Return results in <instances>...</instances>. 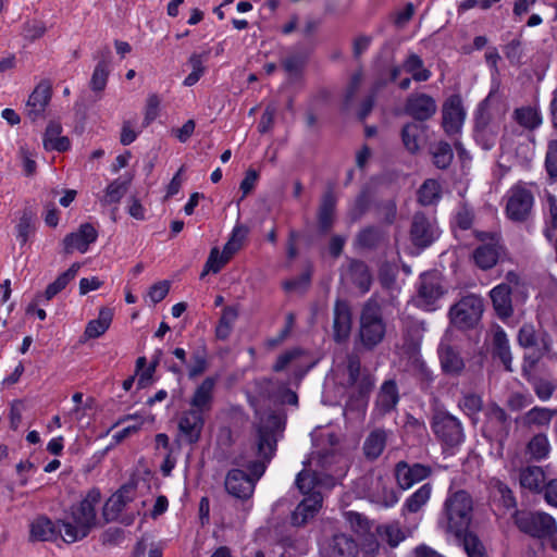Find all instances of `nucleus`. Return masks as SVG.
Instances as JSON below:
<instances>
[{"instance_id":"1","label":"nucleus","mask_w":557,"mask_h":557,"mask_svg":"<svg viewBox=\"0 0 557 557\" xmlns=\"http://www.w3.org/2000/svg\"><path fill=\"white\" fill-rule=\"evenodd\" d=\"M282 430L281 417L274 412L260 417L257 423V437L252 446L257 460L246 463L250 471L247 474L239 469L227 472L225 478V490L227 493L239 499L249 498L253 491L256 481L259 480L276 450V434Z\"/></svg>"},{"instance_id":"19","label":"nucleus","mask_w":557,"mask_h":557,"mask_svg":"<svg viewBox=\"0 0 557 557\" xmlns=\"http://www.w3.org/2000/svg\"><path fill=\"white\" fill-rule=\"evenodd\" d=\"M399 401V392L394 380H387L381 385L375 398L372 414L380 419L395 410Z\"/></svg>"},{"instance_id":"33","label":"nucleus","mask_w":557,"mask_h":557,"mask_svg":"<svg viewBox=\"0 0 557 557\" xmlns=\"http://www.w3.org/2000/svg\"><path fill=\"white\" fill-rule=\"evenodd\" d=\"M519 483L521 487L532 493H542L546 483V475L543 468L539 466L521 468L519 471Z\"/></svg>"},{"instance_id":"13","label":"nucleus","mask_w":557,"mask_h":557,"mask_svg":"<svg viewBox=\"0 0 557 557\" xmlns=\"http://www.w3.org/2000/svg\"><path fill=\"white\" fill-rule=\"evenodd\" d=\"M396 483L401 490H409L416 483L428 479L432 474V468L428 465L407 461H398L394 468Z\"/></svg>"},{"instance_id":"2","label":"nucleus","mask_w":557,"mask_h":557,"mask_svg":"<svg viewBox=\"0 0 557 557\" xmlns=\"http://www.w3.org/2000/svg\"><path fill=\"white\" fill-rule=\"evenodd\" d=\"M100 499V492L90 490L78 504L71 506L63 519L58 520L63 531L62 540L66 544L84 540L97 525L96 507Z\"/></svg>"},{"instance_id":"45","label":"nucleus","mask_w":557,"mask_h":557,"mask_svg":"<svg viewBox=\"0 0 557 557\" xmlns=\"http://www.w3.org/2000/svg\"><path fill=\"white\" fill-rule=\"evenodd\" d=\"M369 398L352 393L346 401L344 416L347 420H362L366 416Z\"/></svg>"},{"instance_id":"14","label":"nucleus","mask_w":557,"mask_h":557,"mask_svg":"<svg viewBox=\"0 0 557 557\" xmlns=\"http://www.w3.org/2000/svg\"><path fill=\"white\" fill-rule=\"evenodd\" d=\"M404 111L414 121L424 122L435 115L437 103L436 100L428 94L412 92L406 99Z\"/></svg>"},{"instance_id":"54","label":"nucleus","mask_w":557,"mask_h":557,"mask_svg":"<svg viewBox=\"0 0 557 557\" xmlns=\"http://www.w3.org/2000/svg\"><path fill=\"white\" fill-rule=\"evenodd\" d=\"M545 170L550 180H557V139H550L547 143L545 154Z\"/></svg>"},{"instance_id":"21","label":"nucleus","mask_w":557,"mask_h":557,"mask_svg":"<svg viewBox=\"0 0 557 557\" xmlns=\"http://www.w3.org/2000/svg\"><path fill=\"white\" fill-rule=\"evenodd\" d=\"M52 88L49 81H41L29 95L26 102V114L32 121L44 115L51 99Z\"/></svg>"},{"instance_id":"46","label":"nucleus","mask_w":557,"mask_h":557,"mask_svg":"<svg viewBox=\"0 0 557 557\" xmlns=\"http://www.w3.org/2000/svg\"><path fill=\"white\" fill-rule=\"evenodd\" d=\"M110 55V49L109 47H106L102 50V57L103 59L98 62L96 65L91 79H90V87L95 91H101L104 89L109 76V70H108V61L106 58Z\"/></svg>"},{"instance_id":"22","label":"nucleus","mask_w":557,"mask_h":557,"mask_svg":"<svg viewBox=\"0 0 557 557\" xmlns=\"http://www.w3.org/2000/svg\"><path fill=\"white\" fill-rule=\"evenodd\" d=\"M205 425L203 414L198 410H186L178 420V431L181 436L188 444L199 442Z\"/></svg>"},{"instance_id":"20","label":"nucleus","mask_w":557,"mask_h":557,"mask_svg":"<svg viewBox=\"0 0 557 557\" xmlns=\"http://www.w3.org/2000/svg\"><path fill=\"white\" fill-rule=\"evenodd\" d=\"M98 232L90 223H84L79 226L77 232L70 233L63 239V248L66 255L73 253L78 250L84 253L88 250L90 244L96 242Z\"/></svg>"},{"instance_id":"64","label":"nucleus","mask_w":557,"mask_h":557,"mask_svg":"<svg viewBox=\"0 0 557 557\" xmlns=\"http://www.w3.org/2000/svg\"><path fill=\"white\" fill-rule=\"evenodd\" d=\"M518 342L522 347L529 348L536 345V333L534 326L524 324L519 330Z\"/></svg>"},{"instance_id":"27","label":"nucleus","mask_w":557,"mask_h":557,"mask_svg":"<svg viewBox=\"0 0 557 557\" xmlns=\"http://www.w3.org/2000/svg\"><path fill=\"white\" fill-rule=\"evenodd\" d=\"M216 381V377L208 376L201 382L190 398V410H198L202 414L211 410Z\"/></svg>"},{"instance_id":"57","label":"nucleus","mask_w":557,"mask_h":557,"mask_svg":"<svg viewBox=\"0 0 557 557\" xmlns=\"http://www.w3.org/2000/svg\"><path fill=\"white\" fill-rule=\"evenodd\" d=\"M369 197L367 193L362 191L355 199L354 205L349 209V218L352 222H357L367 212L369 208Z\"/></svg>"},{"instance_id":"8","label":"nucleus","mask_w":557,"mask_h":557,"mask_svg":"<svg viewBox=\"0 0 557 557\" xmlns=\"http://www.w3.org/2000/svg\"><path fill=\"white\" fill-rule=\"evenodd\" d=\"M483 310V299L480 296L470 294L451 306L449 318L455 326L459 329H470L479 322Z\"/></svg>"},{"instance_id":"52","label":"nucleus","mask_w":557,"mask_h":557,"mask_svg":"<svg viewBox=\"0 0 557 557\" xmlns=\"http://www.w3.org/2000/svg\"><path fill=\"white\" fill-rule=\"evenodd\" d=\"M380 536L391 546H397L405 539V533L398 522L388 523L377 528Z\"/></svg>"},{"instance_id":"30","label":"nucleus","mask_w":557,"mask_h":557,"mask_svg":"<svg viewBox=\"0 0 557 557\" xmlns=\"http://www.w3.org/2000/svg\"><path fill=\"white\" fill-rule=\"evenodd\" d=\"M503 252L504 248L498 244H483L474 249L472 258L476 267L486 271L496 265Z\"/></svg>"},{"instance_id":"55","label":"nucleus","mask_w":557,"mask_h":557,"mask_svg":"<svg viewBox=\"0 0 557 557\" xmlns=\"http://www.w3.org/2000/svg\"><path fill=\"white\" fill-rule=\"evenodd\" d=\"M352 280L362 293L369 290L371 285V275L366 264L358 262L352 265Z\"/></svg>"},{"instance_id":"3","label":"nucleus","mask_w":557,"mask_h":557,"mask_svg":"<svg viewBox=\"0 0 557 557\" xmlns=\"http://www.w3.org/2000/svg\"><path fill=\"white\" fill-rule=\"evenodd\" d=\"M473 500L465 490L449 491L444 502L440 524L454 536L462 535L472 521Z\"/></svg>"},{"instance_id":"26","label":"nucleus","mask_w":557,"mask_h":557,"mask_svg":"<svg viewBox=\"0 0 557 557\" xmlns=\"http://www.w3.org/2000/svg\"><path fill=\"white\" fill-rule=\"evenodd\" d=\"M323 497L321 493H311L304 497L295 510L292 512V524L295 527L305 525L312 519L322 507Z\"/></svg>"},{"instance_id":"10","label":"nucleus","mask_w":557,"mask_h":557,"mask_svg":"<svg viewBox=\"0 0 557 557\" xmlns=\"http://www.w3.org/2000/svg\"><path fill=\"white\" fill-rule=\"evenodd\" d=\"M441 235L436 220L423 212H416L412 216L409 237L412 245L424 249L431 246Z\"/></svg>"},{"instance_id":"15","label":"nucleus","mask_w":557,"mask_h":557,"mask_svg":"<svg viewBox=\"0 0 557 557\" xmlns=\"http://www.w3.org/2000/svg\"><path fill=\"white\" fill-rule=\"evenodd\" d=\"M466 110L459 95L449 96L442 107V125L446 134H457L463 125Z\"/></svg>"},{"instance_id":"23","label":"nucleus","mask_w":557,"mask_h":557,"mask_svg":"<svg viewBox=\"0 0 557 557\" xmlns=\"http://www.w3.org/2000/svg\"><path fill=\"white\" fill-rule=\"evenodd\" d=\"M556 416L557 408L534 406L525 411L520 418H517L516 422L520 423L528 430H542L548 429Z\"/></svg>"},{"instance_id":"62","label":"nucleus","mask_w":557,"mask_h":557,"mask_svg":"<svg viewBox=\"0 0 557 557\" xmlns=\"http://www.w3.org/2000/svg\"><path fill=\"white\" fill-rule=\"evenodd\" d=\"M404 429L407 433H411L418 437H422L426 433L424 421L413 417L410 413L406 414Z\"/></svg>"},{"instance_id":"7","label":"nucleus","mask_w":557,"mask_h":557,"mask_svg":"<svg viewBox=\"0 0 557 557\" xmlns=\"http://www.w3.org/2000/svg\"><path fill=\"white\" fill-rule=\"evenodd\" d=\"M436 438L446 447L459 446L465 441L461 421L446 410H436L431 420Z\"/></svg>"},{"instance_id":"37","label":"nucleus","mask_w":557,"mask_h":557,"mask_svg":"<svg viewBox=\"0 0 557 557\" xmlns=\"http://www.w3.org/2000/svg\"><path fill=\"white\" fill-rule=\"evenodd\" d=\"M403 70L410 74L414 82H426L432 76L429 69L424 66L423 60L416 53H409L403 62Z\"/></svg>"},{"instance_id":"11","label":"nucleus","mask_w":557,"mask_h":557,"mask_svg":"<svg viewBox=\"0 0 557 557\" xmlns=\"http://www.w3.org/2000/svg\"><path fill=\"white\" fill-rule=\"evenodd\" d=\"M483 432L485 436L503 444L510 433V417L504 408L491 403L485 412Z\"/></svg>"},{"instance_id":"49","label":"nucleus","mask_w":557,"mask_h":557,"mask_svg":"<svg viewBox=\"0 0 557 557\" xmlns=\"http://www.w3.org/2000/svg\"><path fill=\"white\" fill-rule=\"evenodd\" d=\"M385 237L382 230L375 226L362 228L356 236V244L362 248H375Z\"/></svg>"},{"instance_id":"36","label":"nucleus","mask_w":557,"mask_h":557,"mask_svg":"<svg viewBox=\"0 0 557 557\" xmlns=\"http://www.w3.org/2000/svg\"><path fill=\"white\" fill-rule=\"evenodd\" d=\"M432 484L431 483H424L421 485L413 494H411L404 503L401 512L403 515L409 513H416L422 509L423 506L426 505V503L431 498L432 494Z\"/></svg>"},{"instance_id":"44","label":"nucleus","mask_w":557,"mask_h":557,"mask_svg":"<svg viewBox=\"0 0 557 557\" xmlns=\"http://www.w3.org/2000/svg\"><path fill=\"white\" fill-rule=\"evenodd\" d=\"M320 483L318 473L306 468L297 474L295 481L297 488L305 497L310 496L311 493H320L317 490Z\"/></svg>"},{"instance_id":"4","label":"nucleus","mask_w":557,"mask_h":557,"mask_svg":"<svg viewBox=\"0 0 557 557\" xmlns=\"http://www.w3.org/2000/svg\"><path fill=\"white\" fill-rule=\"evenodd\" d=\"M386 323L383 320L380 304L370 298L360 314L359 341L367 350H373L385 338Z\"/></svg>"},{"instance_id":"58","label":"nucleus","mask_w":557,"mask_h":557,"mask_svg":"<svg viewBox=\"0 0 557 557\" xmlns=\"http://www.w3.org/2000/svg\"><path fill=\"white\" fill-rule=\"evenodd\" d=\"M473 210L466 203H462L455 214V225L460 230H469L473 224Z\"/></svg>"},{"instance_id":"34","label":"nucleus","mask_w":557,"mask_h":557,"mask_svg":"<svg viewBox=\"0 0 557 557\" xmlns=\"http://www.w3.org/2000/svg\"><path fill=\"white\" fill-rule=\"evenodd\" d=\"M510 295L511 292L508 284H499L495 286L490 293L493 307L497 314L502 318L510 317L512 313Z\"/></svg>"},{"instance_id":"28","label":"nucleus","mask_w":557,"mask_h":557,"mask_svg":"<svg viewBox=\"0 0 557 557\" xmlns=\"http://www.w3.org/2000/svg\"><path fill=\"white\" fill-rule=\"evenodd\" d=\"M357 554V543L344 533L335 534L322 549V557H356Z\"/></svg>"},{"instance_id":"17","label":"nucleus","mask_w":557,"mask_h":557,"mask_svg":"<svg viewBox=\"0 0 557 557\" xmlns=\"http://www.w3.org/2000/svg\"><path fill=\"white\" fill-rule=\"evenodd\" d=\"M444 295L438 274H423L418 288V304L425 310H434L436 301Z\"/></svg>"},{"instance_id":"61","label":"nucleus","mask_w":557,"mask_h":557,"mask_svg":"<svg viewBox=\"0 0 557 557\" xmlns=\"http://www.w3.org/2000/svg\"><path fill=\"white\" fill-rule=\"evenodd\" d=\"M304 355L301 349L295 348L280 355L273 364V371L281 372Z\"/></svg>"},{"instance_id":"48","label":"nucleus","mask_w":557,"mask_h":557,"mask_svg":"<svg viewBox=\"0 0 557 557\" xmlns=\"http://www.w3.org/2000/svg\"><path fill=\"white\" fill-rule=\"evenodd\" d=\"M441 199V185L435 180H426L418 190V201L422 206L435 205Z\"/></svg>"},{"instance_id":"50","label":"nucleus","mask_w":557,"mask_h":557,"mask_svg":"<svg viewBox=\"0 0 557 557\" xmlns=\"http://www.w3.org/2000/svg\"><path fill=\"white\" fill-rule=\"evenodd\" d=\"M457 406L469 418H473L482 410L483 399L476 393L467 392L461 395Z\"/></svg>"},{"instance_id":"35","label":"nucleus","mask_w":557,"mask_h":557,"mask_svg":"<svg viewBox=\"0 0 557 557\" xmlns=\"http://www.w3.org/2000/svg\"><path fill=\"white\" fill-rule=\"evenodd\" d=\"M113 318V311L110 308H101L98 318L87 323L84 336L86 338H98L110 327Z\"/></svg>"},{"instance_id":"12","label":"nucleus","mask_w":557,"mask_h":557,"mask_svg":"<svg viewBox=\"0 0 557 557\" xmlns=\"http://www.w3.org/2000/svg\"><path fill=\"white\" fill-rule=\"evenodd\" d=\"M533 195L531 190L522 185H515L508 193L506 213L512 221H524L533 207Z\"/></svg>"},{"instance_id":"41","label":"nucleus","mask_w":557,"mask_h":557,"mask_svg":"<svg viewBox=\"0 0 557 557\" xmlns=\"http://www.w3.org/2000/svg\"><path fill=\"white\" fill-rule=\"evenodd\" d=\"M238 318V308L234 306H227L223 309L222 315L215 327V336L219 339L225 341L232 333L233 325Z\"/></svg>"},{"instance_id":"39","label":"nucleus","mask_w":557,"mask_h":557,"mask_svg":"<svg viewBox=\"0 0 557 557\" xmlns=\"http://www.w3.org/2000/svg\"><path fill=\"white\" fill-rule=\"evenodd\" d=\"M527 454L535 461L546 459L550 451L548 437L544 433L534 434L527 444Z\"/></svg>"},{"instance_id":"16","label":"nucleus","mask_w":557,"mask_h":557,"mask_svg":"<svg viewBox=\"0 0 557 557\" xmlns=\"http://www.w3.org/2000/svg\"><path fill=\"white\" fill-rule=\"evenodd\" d=\"M366 480L370 481L367 496L371 502L384 507H393L398 502L397 493L387 475L377 474Z\"/></svg>"},{"instance_id":"53","label":"nucleus","mask_w":557,"mask_h":557,"mask_svg":"<svg viewBox=\"0 0 557 557\" xmlns=\"http://www.w3.org/2000/svg\"><path fill=\"white\" fill-rule=\"evenodd\" d=\"M531 384L535 395L541 401L549 400L557 388L556 382L543 377L534 379Z\"/></svg>"},{"instance_id":"5","label":"nucleus","mask_w":557,"mask_h":557,"mask_svg":"<svg viewBox=\"0 0 557 557\" xmlns=\"http://www.w3.org/2000/svg\"><path fill=\"white\" fill-rule=\"evenodd\" d=\"M515 523L521 532L540 540L553 541L557 533L556 520L544 511H517Z\"/></svg>"},{"instance_id":"47","label":"nucleus","mask_w":557,"mask_h":557,"mask_svg":"<svg viewBox=\"0 0 557 557\" xmlns=\"http://www.w3.org/2000/svg\"><path fill=\"white\" fill-rule=\"evenodd\" d=\"M455 537L462 544L468 557H488L483 543L473 532L467 530L462 535Z\"/></svg>"},{"instance_id":"29","label":"nucleus","mask_w":557,"mask_h":557,"mask_svg":"<svg viewBox=\"0 0 557 557\" xmlns=\"http://www.w3.org/2000/svg\"><path fill=\"white\" fill-rule=\"evenodd\" d=\"M336 202L337 199L332 189H327L321 198L318 210V223L320 231L323 233H327L334 224Z\"/></svg>"},{"instance_id":"31","label":"nucleus","mask_w":557,"mask_h":557,"mask_svg":"<svg viewBox=\"0 0 557 557\" xmlns=\"http://www.w3.org/2000/svg\"><path fill=\"white\" fill-rule=\"evenodd\" d=\"M61 525L52 522L47 517H38L30 524V539L33 541H54L58 536L62 537Z\"/></svg>"},{"instance_id":"18","label":"nucleus","mask_w":557,"mask_h":557,"mask_svg":"<svg viewBox=\"0 0 557 557\" xmlns=\"http://www.w3.org/2000/svg\"><path fill=\"white\" fill-rule=\"evenodd\" d=\"M352 315L349 304L346 300L337 299L333 310V337L337 343L345 342L351 331Z\"/></svg>"},{"instance_id":"51","label":"nucleus","mask_w":557,"mask_h":557,"mask_svg":"<svg viewBox=\"0 0 557 557\" xmlns=\"http://www.w3.org/2000/svg\"><path fill=\"white\" fill-rule=\"evenodd\" d=\"M431 153L434 165L441 170L447 169L454 159L451 146L446 141L435 144L432 147Z\"/></svg>"},{"instance_id":"38","label":"nucleus","mask_w":557,"mask_h":557,"mask_svg":"<svg viewBox=\"0 0 557 557\" xmlns=\"http://www.w3.org/2000/svg\"><path fill=\"white\" fill-rule=\"evenodd\" d=\"M493 354L499 358L507 371H512L509 342L506 333L503 330H497L493 336Z\"/></svg>"},{"instance_id":"42","label":"nucleus","mask_w":557,"mask_h":557,"mask_svg":"<svg viewBox=\"0 0 557 557\" xmlns=\"http://www.w3.org/2000/svg\"><path fill=\"white\" fill-rule=\"evenodd\" d=\"M513 120L522 127L533 131L542 124L540 112L532 107H521L513 111Z\"/></svg>"},{"instance_id":"60","label":"nucleus","mask_w":557,"mask_h":557,"mask_svg":"<svg viewBox=\"0 0 557 557\" xmlns=\"http://www.w3.org/2000/svg\"><path fill=\"white\" fill-rule=\"evenodd\" d=\"M16 230H17V235H16L17 239L21 242V244H25L28 240V237L34 230L33 219H32V214L29 212L25 211L23 213V215L20 218Z\"/></svg>"},{"instance_id":"40","label":"nucleus","mask_w":557,"mask_h":557,"mask_svg":"<svg viewBox=\"0 0 557 557\" xmlns=\"http://www.w3.org/2000/svg\"><path fill=\"white\" fill-rule=\"evenodd\" d=\"M131 184V180H122L116 178L111 182L106 190L104 195L100 198V202L102 206H110L113 203H119L124 195L127 193Z\"/></svg>"},{"instance_id":"6","label":"nucleus","mask_w":557,"mask_h":557,"mask_svg":"<svg viewBox=\"0 0 557 557\" xmlns=\"http://www.w3.org/2000/svg\"><path fill=\"white\" fill-rule=\"evenodd\" d=\"M496 98L497 91L491 90L488 96L480 103L475 116L474 138L485 150H490L495 146L499 134V125L492 121L488 111Z\"/></svg>"},{"instance_id":"63","label":"nucleus","mask_w":557,"mask_h":557,"mask_svg":"<svg viewBox=\"0 0 557 557\" xmlns=\"http://www.w3.org/2000/svg\"><path fill=\"white\" fill-rule=\"evenodd\" d=\"M532 401L533 398L531 396L516 392L510 394V396L508 397L507 406L510 410L518 411L530 406Z\"/></svg>"},{"instance_id":"56","label":"nucleus","mask_w":557,"mask_h":557,"mask_svg":"<svg viewBox=\"0 0 557 557\" xmlns=\"http://www.w3.org/2000/svg\"><path fill=\"white\" fill-rule=\"evenodd\" d=\"M162 549L153 544L148 543L146 537H141L135 545L133 557H161Z\"/></svg>"},{"instance_id":"59","label":"nucleus","mask_w":557,"mask_h":557,"mask_svg":"<svg viewBox=\"0 0 557 557\" xmlns=\"http://www.w3.org/2000/svg\"><path fill=\"white\" fill-rule=\"evenodd\" d=\"M305 58L299 54H292L282 60L284 70L290 76L299 75L305 66Z\"/></svg>"},{"instance_id":"32","label":"nucleus","mask_w":557,"mask_h":557,"mask_svg":"<svg viewBox=\"0 0 557 557\" xmlns=\"http://www.w3.org/2000/svg\"><path fill=\"white\" fill-rule=\"evenodd\" d=\"M389 432L377 428L372 430L366 437L362 446L364 457L371 461L376 460L384 451Z\"/></svg>"},{"instance_id":"24","label":"nucleus","mask_w":557,"mask_h":557,"mask_svg":"<svg viewBox=\"0 0 557 557\" xmlns=\"http://www.w3.org/2000/svg\"><path fill=\"white\" fill-rule=\"evenodd\" d=\"M437 352L443 373L450 376H459L462 373L466 364L457 348L442 341Z\"/></svg>"},{"instance_id":"25","label":"nucleus","mask_w":557,"mask_h":557,"mask_svg":"<svg viewBox=\"0 0 557 557\" xmlns=\"http://www.w3.org/2000/svg\"><path fill=\"white\" fill-rule=\"evenodd\" d=\"M135 486L133 484L123 485L104 504L103 516L107 521L116 520L126 506L134 500Z\"/></svg>"},{"instance_id":"9","label":"nucleus","mask_w":557,"mask_h":557,"mask_svg":"<svg viewBox=\"0 0 557 557\" xmlns=\"http://www.w3.org/2000/svg\"><path fill=\"white\" fill-rule=\"evenodd\" d=\"M346 372L347 383L354 388L352 393L369 398L375 385V377L369 370L361 369V360L357 354L347 355Z\"/></svg>"},{"instance_id":"43","label":"nucleus","mask_w":557,"mask_h":557,"mask_svg":"<svg viewBox=\"0 0 557 557\" xmlns=\"http://www.w3.org/2000/svg\"><path fill=\"white\" fill-rule=\"evenodd\" d=\"M423 131L424 127L416 122H410L404 125L401 129V139L405 148L410 153H416L420 149L419 139Z\"/></svg>"}]
</instances>
